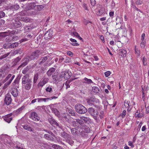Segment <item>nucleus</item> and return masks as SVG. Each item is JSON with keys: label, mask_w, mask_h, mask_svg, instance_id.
<instances>
[{"label": "nucleus", "mask_w": 149, "mask_h": 149, "mask_svg": "<svg viewBox=\"0 0 149 149\" xmlns=\"http://www.w3.org/2000/svg\"><path fill=\"white\" fill-rule=\"evenodd\" d=\"M28 74H26L22 79V86L26 90L30 89L31 87L32 82Z\"/></svg>", "instance_id": "1"}, {"label": "nucleus", "mask_w": 149, "mask_h": 149, "mask_svg": "<svg viewBox=\"0 0 149 149\" xmlns=\"http://www.w3.org/2000/svg\"><path fill=\"white\" fill-rule=\"evenodd\" d=\"M87 101L88 104L91 106L93 105L97 109L99 110L100 109V101L98 99L96 98L95 97L93 96L88 98L87 99Z\"/></svg>", "instance_id": "2"}, {"label": "nucleus", "mask_w": 149, "mask_h": 149, "mask_svg": "<svg viewBox=\"0 0 149 149\" xmlns=\"http://www.w3.org/2000/svg\"><path fill=\"white\" fill-rule=\"evenodd\" d=\"M75 109L76 111L80 114H84L87 111L86 108L81 104H77L75 105Z\"/></svg>", "instance_id": "3"}, {"label": "nucleus", "mask_w": 149, "mask_h": 149, "mask_svg": "<svg viewBox=\"0 0 149 149\" xmlns=\"http://www.w3.org/2000/svg\"><path fill=\"white\" fill-rule=\"evenodd\" d=\"M41 54V52L40 50H37L32 52L30 56L27 57L29 58L30 61L34 60L36 59H37Z\"/></svg>", "instance_id": "4"}, {"label": "nucleus", "mask_w": 149, "mask_h": 149, "mask_svg": "<svg viewBox=\"0 0 149 149\" xmlns=\"http://www.w3.org/2000/svg\"><path fill=\"white\" fill-rule=\"evenodd\" d=\"M88 111L94 119L97 121L98 119L97 116L99 114L98 111H95L94 109L92 107L89 108L88 109Z\"/></svg>", "instance_id": "5"}, {"label": "nucleus", "mask_w": 149, "mask_h": 149, "mask_svg": "<svg viewBox=\"0 0 149 149\" xmlns=\"http://www.w3.org/2000/svg\"><path fill=\"white\" fill-rule=\"evenodd\" d=\"M49 123L52 126L62 129L63 128L62 125L58 123L56 120L52 118H49L48 119Z\"/></svg>", "instance_id": "6"}, {"label": "nucleus", "mask_w": 149, "mask_h": 149, "mask_svg": "<svg viewBox=\"0 0 149 149\" xmlns=\"http://www.w3.org/2000/svg\"><path fill=\"white\" fill-rule=\"evenodd\" d=\"M29 117L33 120L36 121H38L40 119V118L38 116L37 114L35 112H31Z\"/></svg>", "instance_id": "7"}, {"label": "nucleus", "mask_w": 149, "mask_h": 149, "mask_svg": "<svg viewBox=\"0 0 149 149\" xmlns=\"http://www.w3.org/2000/svg\"><path fill=\"white\" fill-rule=\"evenodd\" d=\"M12 102L11 95L7 93L5 96L4 99V102L7 105H9Z\"/></svg>", "instance_id": "8"}, {"label": "nucleus", "mask_w": 149, "mask_h": 149, "mask_svg": "<svg viewBox=\"0 0 149 149\" xmlns=\"http://www.w3.org/2000/svg\"><path fill=\"white\" fill-rule=\"evenodd\" d=\"M30 61L29 58L27 57V56L24 58L22 61H23V62L18 67V69L22 68L25 66Z\"/></svg>", "instance_id": "9"}, {"label": "nucleus", "mask_w": 149, "mask_h": 149, "mask_svg": "<svg viewBox=\"0 0 149 149\" xmlns=\"http://www.w3.org/2000/svg\"><path fill=\"white\" fill-rule=\"evenodd\" d=\"M18 19H15L14 22H13L11 25L13 26L16 28H18L21 27L22 25V23L19 21H17Z\"/></svg>", "instance_id": "10"}, {"label": "nucleus", "mask_w": 149, "mask_h": 149, "mask_svg": "<svg viewBox=\"0 0 149 149\" xmlns=\"http://www.w3.org/2000/svg\"><path fill=\"white\" fill-rule=\"evenodd\" d=\"M10 92L12 95L15 97H16L17 96L18 94V90L15 88H11L10 90Z\"/></svg>", "instance_id": "11"}, {"label": "nucleus", "mask_w": 149, "mask_h": 149, "mask_svg": "<svg viewBox=\"0 0 149 149\" xmlns=\"http://www.w3.org/2000/svg\"><path fill=\"white\" fill-rule=\"evenodd\" d=\"M24 106H22L16 110L14 111L13 113H12V115L13 114L14 116H17L18 115L22 112V110L24 108Z\"/></svg>", "instance_id": "12"}, {"label": "nucleus", "mask_w": 149, "mask_h": 149, "mask_svg": "<svg viewBox=\"0 0 149 149\" xmlns=\"http://www.w3.org/2000/svg\"><path fill=\"white\" fill-rule=\"evenodd\" d=\"M20 78V77L19 76H18L15 79L12 83L13 86V87H14V88H16L17 87H18Z\"/></svg>", "instance_id": "13"}, {"label": "nucleus", "mask_w": 149, "mask_h": 149, "mask_svg": "<svg viewBox=\"0 0 149 149\" xmlns=\"http://www.w3.org/2000/svg\"><path fill=\"white\" fill-rule=\"evenodd\" d=\"M62 73H63L64 77L66 79H69L72 75L71 72H69L67 71L62 72Z\"/></svg>", "instance_id": "14"}, {"label": "nucleus", "mask_w": 149, "mask_h": 149, "mask_svg": "<svg viewBox=\"0 0 149 149\" xmlns=\"http://www.w3.org/2000/svg\"><path fill=\"white\" fill-rule=\"evenodd\" d=\"M48 58L47 56H45L41 57L40 59L38 60L36 62L38 63L39 65H41L46 61L47 59Z\"/></svg>", "instance_id": "15"}, {"label": "nucleus", "mask_w": 149, "mask_h": 149, "mask_svg": "<svg viewBox=\"0 0 149 149\" xmlns=\"http://www.w3.org/2000/svg\"><path fill=\"white\" fill-rule=\"evenodd\" d=\"M12 115V113H11L5 116L4 118V120L7 123H9L12 120V118L10 117Z\"/></svg>", "instance_id": "16"}, {"label": "nucleus", "mask_w": 149, "mask_h": 149, "mask_svg": "<svg viewBox=\"0 0 149 149\" xmlns=\"http://www.w3.org/2000/svg\"><path fill=\"white\" fill-rule=\"evenodd\" d=\"M15 77V75H13L11 79H10L9 81L5 84L3 88V89H6L11 84V82L14 79Z\"/></svg>", "instance_id": "17"}, {"label": "nucleus", "mask_w": 149, "mask_h": 149, "mask_svg": "<svg viewBox=\"0 0 149 149\" xmlns=\"http://www.w3.org/2000/svg\"><path fill=\"white\" fill-rule=\"evenodd\" d=\"M76 122L77 123L76 124H77V125H76V126H81L82 127L85 126V124L84 123V122H83L81 118H80V119H76Z\"/></svg>", "instance_id": "18"}, {"label": "nucleus", "mask_w": 149, "mask_h": 149, "mask_svg": "<svg viewBox=\"0 0 149 149\" xmlns=\"http://www.w3.org/2000/svg\"><path fill=\"white\" fill-rule=\"evenodd\" d=\"M118 54L122 57H125L127 54L126 51L124 49H122L119 50Z\"/></svg>", "instance_id": "19"}, {"label": "nucleus", "mask_w": 149, "mask_h": 149, "mask_svg": "<svg viewBox=\"0 0 149 149\" xmlns=\"http://www.w3.org/2000/svg\"><path fill=\"white\" fill-rule=\"evenodd\" d=\"M72 134L74 136L79 135V132L78 130L75 128H72L71 129Z\"/></svg>", "instance_id": "20"}, {"label": "nucleus", "mask_w": 149, "mask_h": 149, "mask_svg": "<svg viewBox=\"0 0 149 149\" xmlns=\"http://www.w3.org/2000/svg\"><path fill=\"white\" fill-rule=\"evenodd\" d=\"M52 36V34L50 31H48L45 34L44 38L46 39H48L50 38Z\"/></svg>", "instance_id": "21"}, {"label": "nucleus", "mask_w": 149, "mask_h": 149, "mask_svg": "<svg viewBox=\"0 0 149 149\" xmlns=\"http://www.w3.org/2000/svg\"><path fill=\"white\" fill-rule=\"evenodd\" d=\"M35 7V3H31L27 5L26 8L27 10H31L34 8Z\"/></svg>", "instance_id": "22"}, {"label": "nucleus", "mask_w": 149, "mask_h": 149, "mask_svg": "<svg viewBox=\"0 0 149 149\" xmlns=\"http://www.w3.org/2000/svg\"><path fill=\"white\" fill-rule=\"evenodd\" d=\"M55 69L54 68H50L47 72V74L48 77H50L54 72Z\"/></svg>", "instance_id": "23"}, {"label": "nucleus", "mask_w": 149, "mask_h": 149, "mask_svg": "<svg viewBox=\"0 0 149 149\" xmlns=\"http://www.w3.org/2000/svg\"><path fill=\"white\" fill-rule=\"evenodd\" d=\"M44 137L48 140L54 141V138L53 137L47 134H44Z\"/></svg>", "instance_id": "24"}, {"label": "nucleus", "mask_w": 149, "mask_h": 149, "mask_svg": "<svg viewBox=\"0 0 149 149\" xmlns=\"http://www.w3.org/2000/svg\"><path fill=\"white\" fill-rule=\"evenodd\" d=\"M50 147H52L54 149H63L60 146L56 145V144H53L52 145V144H47Z\"/></svg>", "instance_id": "25"}, {"label": "nucleus", "mask_w": 149, "mask_h": 149, "mask_svg": "<svg viewBox=\"0 0 149 149\" xmlns=\"http://www.w3.org/2000/svg\"><path fill=\"white\" fill-rule=\"evenodd\" d=\"M21 58L19 56H18L15 58L14 59L13 61V65L14 66L16 65L17 63L19 62V61L21 60Z\"/></svg>", "instance_id": "26"}, {"label": "nucleus", "mask_w": 149, "mask_h": 149, "mask_svg": "<svg viewBox=\"0 0 149 149\" xmlns=\"http://www.w3.org/2000/svg\"><path fill=\"white\" fill-rule=\"evenodd\" d=\"M72 81V80L70 79L68 80H67L65 84V85L66 86V89H67L68 88L70 87V86L71 85V82Z\"/></svg>", "instance_id": "27"}, {"label": "nucleus", "mask_w": 149, "mask_h": 149, "mask_svg": "<svg viewBox=\"0 0 149 149\" xmlns=\"http://www.w3.org/2000/svg\"><path fill=\"white\" fill-rule=\"evenodd\" d=\"M68 112L71 114L72 116H77V114L75 113L74 110L71 109H68Z\"/></svg>", "instance_id": "28"}, {"label": "nucleus", "mask_w": 149, "mask_h": 149, "mask_svg": "<svg viewBox=\"0 0 149 149\" xmlns=\"http://www.w3.org/2000/svg\"><path fill=\"white\" fill-rule=\"evenodd\" d=\"M22 126L24 129L30 132L33 131V129L27 125H24Z\"/></svg>", "instance_id": "29"}, {"label": "nucleus", "mask_w": 149, "mask_h": 149, "mask_svg": "<svg viewBox=\"0 0 149 149\" xmlns=\"http://www.w3.org/2000/svg\"><path fill=\"white\" fill-rule=\"evenodd\" d=\"M92 90L93 92L96 94L98 93L100 91V88L97 86H94L93 87Z\"/></svg>", "instance_id": "30"}, {"label": "nucleus", "mask_w": 149, "mask_h": 149, "mask_svg": "<svg viewBox=\"0 0 149 149\" xmlns=\"http://www.w3.org/2000/svg\"><path fill=\"white\" fill-rule=\"evenodd\" d=\"M61 135L62 137L66 139H68L69 137V134L65 132L61 133Z\"/></svg>", "instance_id": "31"}, {"label": "nucleus", "mask_w": 149, "mask_h": 149, "mask_svg": "<svg viewBox=\"0 0 149 149\" xmlns=\"http://www.w3.org/2000/svg\"><path fill=\"white\" fill-rule=\"evenodd\" d=\"M39 74L38 73H36L34 74L33 77V83L34 84H36L37 82L38 79Z\"/></svg>", "instance_id": "32"}, {"label": "nucleus", "mask_w": 149, "mask_h": 149, "mask_svg": "<svg viewBox=\"0 0 149 149\" xmlns=\"http://www.w3.org/2000/svg\"><path fill=\"white\" fill-rule=\"evenodd\" d=\"M38 100V102H46L48 101L49 100L48 98H38L37 99Z\"/></svg>", "instance_id": "33"}, {"label": "nucleus", "mask_w": 149, "mask_h": 149, "mask_svg": "<svg viewBox=\"0 0 149 149\" xmlns=\"http://www.w3.org/2000/svg\"><path fill=\"white\" fill-rule=\"evenodd\" d=\"M52 110L56 116H59L60 113L56 109L53 108Z\"/></svg>", "instance_id": "34"}, {"label": "nucleus", "mask_w": 149, "mask_h": 149, "mask_svg": "<svg viewBox=\"0 0 149 149\" xmlns=\"http://www.w3.org/2000/svg\"><path fill=\"white\" fill-rule=\"evenodd\" d=\"M84 80L85 81L84 82V83H85L88 84L93 83V82L92 81L91 79H88L86 77H85L84 78Z\"/></svg>", "instance_id": "35"}, {"label": "nucleus", "mask_w": 149, "mask_h": 149, "mask_svg": "<svg viewBox=\"0 0 149 149\" xmlns=\"http://www.w3.org/2000/svg\"><path fill=\"white\" fill-rule=\"evenodd\" d=\"M81 118L83 122H84L85 123H87L89 120V118L87 117H81Z\"/></svg>", "instance_id": "36"}, {"label": "nucleus", "mask_w": 149, "mask_h": 149, "mask_svg": "<svg viewBox=\"0 0 149 149\" xmlns=\"http://www.w3.org/2000/svg\"><path fill=\"white\" fill-rule=\"evenodd\" d=\"M19 44L18 42H14L10 45V47L12 48H14L17 47L19 45Z\"/></svg>", "instance_id": "37"}, {"label": "nucleus", "mask_w": 149, "mask_h": 149, "mask_svg": "<svg viewBox=\"0 0 149 149\" xmlns=\"http://www.w3.org/2000/svg\"><path fill=\"white\" fill-rule=\"evenodd\" d=\"M8 68V67L7 66L2 67L0 69V72L2 73L3 74L5 73V71L7 70Z\"/></svg>", "instance_id": "38"}, {"label": "nucleus", "mask_w": 149, "mask_h": 149, "mask_svg": "<svg viewBox=\"0 0 149 149\" xmlns=\"http://www.w3.org/2000/svg\"><path fill=\"white\" fill-rule=\"evenodd\" d=\"M44 7V5H38L37 6L36 9L38 11H40L42 10Z\"/></svg>", "instance_id": "39"}, {"label": "nucleus", "mask_w": 149, "mask_h": 149, "mask_svg": "<svg viewBox=\"0 0 149 149\" xmlns=\"http://www.w3.org/2000/svg\"><path fill=\"white\" fill-rule=\"evenodd\" d=\"M79 132L80 133L79 134L81 135V136L82 137H85L86 136V134L85 133V132L83 130H81L79 131Z\"/></svg>", "instance_id": "40"}, {"label": "nucleus", "mask_w": 149, "mask_h": 149, "mask_svg": "<svg viewBox=\"0 0 149 149\" xmlns=\"http://www.w3.org/2000/svg\"><path fill=\"white\" fill-rule=\"evenodd\" d=\"M11 8L12 9H14L15 10H17L19 8V7L18 5L16 4L15 5L12 6Z\"/></svg>", "instance_id": "41"}, {"label": "nucleus", "mask_w": 149, "mask_h": 149, "mask_svg": "<svg viewBox=\"0 0 149 149\" xmlns=\"http://www.w3.org/2000/svg\"><path fill=\"white\" fill-rule=\"evenodd\" d=\"M142 60L143 65H146L147 64V59L145 57H143L142 59Z\"/></svg>", "instance_id": "42"}, {"label": "nucleus", "mask_w": 149, "mask_h": 149, "mask_svg": "<svg viewBox=\"0 0 149 149\" xmlns=\"http://www.w3.org/2000/svg\"><path fill=\"white\" fill-rule=\"evenodd\" d=\"M31 20V19H30L29 18L26 17L25 18H24L23 19H22V21H24L25 22L27 23L29 22Z\"/></svg>", "instance_id": "43"}, {"label": "nucleus", "mask_w": 149, "mask_h": 149, "mask_svg": "<svg viewBox=\"0 0 149 149\" xmlns=\"http://www.w3.org/2000/svg\"><path fill=\"white\" fill-rule=\"evenodd\" d=\"M13 75H12L11 74H8L7 77L5 78V79L4 80V82H5L8 81L10 78H11Z\"/></svg>", "instance_id": "44"}, {"label": "nucleus", "mask_w": 149, "mask_h": 149, "mask_svg": "<svg viewBox=\"0 0 149 149\" xmlns=\"http://www.w3.org/2000/svg\"><path fill=\"white\" fill-rule=\"evenodd\" d=\"M29 68L28 66H27L22 71V73L23 74H26L27 72L29 70Z\"/></svg>", "instance_id": "45"}, {"label": "nucleus", "mask_w": 149, "mask_h": 149, "mask_svg": "<svg viewBox=\"0 0 149 149\" xmlns=\"http://www.w3.org/2000/svg\"><path fill=\"white\" fill-rule=\"evenodd\" d=\"M9 33L7 32H5L1 33V36L4 37L8 35Z\"/></svg>", "instance_id": "46"}, {"label": "nucleus", "mask_w": 149, "mask_h": 149, "mask_svg": "<svg viewBox=\"0 0 149 149\" xmlns=\"http://www.w3.org/2000/svg\"><path fill=\"white\" fill-rule=\"evenodd\" d=\"M48 80L49 79L48 78L45 77L42 79V81L45 84L48 81Z\"/></svg>", "instance_id": "47"}, {"label": "nucleus", "mask_w": 149, "mask_h": 149, "mask_svg": "<svg viewBox=\"0 0 149 149\" xmlns=\"http://www.w3.org/2000/svg\"><path fill=\"white\" fill-rule=\"evenodd\" d=\"M104 11V10L103 8H100L99 10V13L98 14V15H101L103 13Z\"/></svg>", "instance_id": "48"}, {"label": "nucleus", "mask_w": 149, "mask_h": 149, "mask_svg": "<svg viewBox=\"0 0 149 149\" xmlns=\"http://www.w3.org/2000/svg\"><path fill=\"white\" fill-rule=\"evenodd\" d=\"M86 133H88L90 132V128L87 127H85L84 130Z\"/></svg>", "instance_id": "49"}, {"label": "nucleus", "mask_w": 149, "mask_h": 149, "mask_svg": "<svg viewBox=\"0 0 149 149\" xmlns=\"http://www.w3.org/2000/svg\"><path fill=\"white\" fill-rule=\"evenodd\" d=\"M13 38L12 37L8 36L6 38L5 40L6 42H8L11 41Z\"/></svg>", "instance_id": "50"}, {"label": "nucleus", "mask_w": 149, "mask_h": 149, "mask_svg": "<svg viewBox=\"0 0 149 149\" xmlns=\"http://www.w3.org/2000/svg\"><path fill=\"white\" fill-rule=\"evenodd\" d=\"M46 91L47 92L52 93V90L51 87L49 86L46 88Z\"/></svg>", "instance_id": "51"}, {"label": "nucleus", "mask_w": 149, "mask_h": 149, "mask_svg": "<svg viewBox=\"0 0 149 149\" xmlns=\"http://www.w3.org/2000/svg\"><path fill=\"white\" fill-rule=\"evenodd\" d=\"M130 102L125 100L124 102V106L125 107H128L129 106Z\"/></svg>", "instance_id": "52"}, {"label": "nucleus", "mask_w": 149, "mask_h": 149, "mask_svg": "<svg viewBox=\"0 0 149 149\" xmlns=\"http://www.w3.org/2000/svg\"><path fill=\"white\" fill-rule=\"evenodd\" d=\"M66 142L70 145L73 144L74 143V141H73L70 139H66Z\"/></svg>", "instance_id": "53"}, {"label": "nucleus", "mask_w": 149, "mask_h": 149, "mask_svg": "<svg viewBox=\"0 0 149 149\" xmlns=\"http://www.w3.org/2000/svg\"><path fill=\"white\" fill-rule=\"evenodd\" d=\"M45 84L42 82V81H40L38 84V87H42Z\"/></svg>", "instance_id": "54"}, {"label": "nucleus", "mask_w": 149, "mask_h": 149, "mask_svg": "<svg viewBox=\"0 0 149 149\" xmlns=\"http://www.w3.org/2000/svg\"><path fill=\"white\" fill-rule=\"evenodd\" d=\"M145 42L144 40H141V42L140 44V46L142 48H143L145 46Z\"/></svg>", "instance_id": "55"}, {"label": "nucleus", "mask_w": 149, "mask_h": 149, "mask_svg": "<svg viewBox=\"0 0 149 149\" xmlns=\"http://www.w3.org/2000/svg\"><path fill=\"white\" fill-rule=\"evenodd\" d=\"M111 72L109 71H107L104 73V75L106 77H108L110 75Z\"/></svg>", "instance_id": "56"}, {"label": "nucleus", "mask_w": 149, "mask_h": 149, "mask_svg": "<svg viewBox=\"0 0 149 149\" xmlns=\"http://www.w3.org/2000/svg\"><path fill=\"white\" fill-rule=\"evenodd\" d=\"M135 52L136 54H137L138 55H140L139 51V50H138V49L136 48V46L135 47Z\"/></svg>", "instance_id": "57"}, {"label": "nucleus", "mask_w": 149, "mask_h": 149, "mask_svg": "<svg viewBox=\"0 0 149 149\" xmlns=\"http://www.w3.org/2000/svg\"><path fill=\"white\" fill-rule=\"evenodd\" d=\"M5 15V14L2 11L0 12V18H1L4 17Z\"/></svg>", "instance_id": "58"}, {"label": "nucleus", "mask_w": 149, "mask_h": 149, "mask_svg": "<svg viewBox=\"0 0 149 149\" xmlns=\"http://www.w3.org/2000/svg\"><path fill=\"white\" fill-rule=\"evenodd\" d=\"M91 3L92 5L94 6L96 3L95 0H90Z\"/></svg>", "instance_id": "59"}, {"label": "nucleus", "mask_w": 149, "mask_h": 149, "mask_svg": "<svg viewBox=\"0 0 149 149\" xmlns=\"http://www.w3.org/2000/svg\"><path fill=\"white\" fill-rule=\"evenodd\" d=\"M142 3V1L141 0L137 1L135 2V3L137 5L141 4Z\"/></svg>", "instance_id": "60"}, {"label": "nucleus", "mask_w": 149, "mask_h": 149, "mask_svg": "<svg viewBox=\"0 0 149 149\" xmlns=\"http://www.w3.org/2000/svg\"><path fill=\"white\" fill-rule=\"evenodd\" d=\"M54 82L55 83H58L59 81H60V80L57 77V78H56L54 80Z\"/></svg>", "instance_id": "61"}, {"label": "nucleus", "mask_w": 149, "mask_h": 149, "mask_svg": "<svg viewBox=\"0 0 149 149\" xmlns=\"http://www.w3.org/2000/svg\"><path fill=\"white\" fill-rule=\"evenodd\" d=\"M10 52H8L7 53V54H4L3 56H2L3 57V59L8 56V55H10Z\"/></svg>", "instance_id": "62"}, {"label": "nucleus", "mask_w": 149, "mask_h": 149, "mask_svg": "<svg viewBox=\"0 0 149 149\" xmlns=\"http://www.w3.org/2000/svg\"><path fill=\"white\" fill-rule=\"evenodd\" d=\"M67 54L68 55L71 57H72L73 55V53L70 51H68L67 52Z\"/></svg>", "instance_id": "63"}, {"label": "nucleus", "mask_w": 149, "mask_h": 149, "mask_svg": "<svg viewBox=\"0 0 149 149\" xmlns=\"http://www.w3.org/2000/svg\"><path fill=\"white\" fill-rule=\"evenodd\" d=\"M3 47L5 49H8L10 47V46H9L8 44H5L3 45Z\"/></svg>", "instance_id": "64"}]
</instances>
